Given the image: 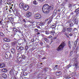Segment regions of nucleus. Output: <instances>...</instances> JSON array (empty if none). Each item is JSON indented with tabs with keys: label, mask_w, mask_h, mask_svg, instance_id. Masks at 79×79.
I'll return each mask as SVG.
<instances>
[{
	"label": "nucleus",
	"mask_w": 79,
	"mask_h": 79,
	"mask_svg": "<svg viewBox=\"0 0 79 79\" xmlns=\"http://www.w3.org/2000/svg\"><path fill=\"white\" fill-rule=\"evenodd\" d=\"M66 30L69 32H71L72 31V28H71L68 27L67 28Z\"/></svg>",
	"instance_id": "nucleus-16"
},
{
	"label": "nucleus",
	"mask_w": 79,
	"mask_h": 79,
	"mask_svg": "<svg viewBox=\"0 0 79 79\" xmlns=\"http://www.w3.org/2000/svg\"><path fill=\"white\" fill-rule=\"evenodd\" d=\"M2 71L4 73H6L7 71V69H6L3 68L2 69Z\"/></svg>",
	"instance_id": "nucleus-25"
},
{
	"label": "nucleus",
	"mask_w": 79,
	"mask_h": 79,
	"mask_svg": "<svg viewBox=\"0 0 79 79\" xmlns=\"http://www.w3.org/2000/svg\"><path fill=\"white\" fill-rule=\"evenodd\" d=\"M9 73L10 75L14 74V71H13V69L12 68L9 71Z\"/></svg>",
	"instance_id": "nucleus-12"
},
{
	"label": "nucleus",
	"mask_w": 79,
	"mask_h": 79,
	"mask_svg": "<svg viewBox=\"0 0 79 79\" xmlns=\"http://www.w3.org/2000/svg\"><path fill=\"white\" fill-rule=\"evenodd\" d=\"M45 32L46 34H47V35L48 34V32L47 31H45Z\"/></svg>",
	"instance_id": "nucleus-50"
},
{
	"label": "nucleus",
	"mask_w": 79,
	"mask_h": 79,
	"mask_svg": "<svg viewBox=\"0 0 79 79\" xmlns=\"http://www.w3.org/2000/svg\"><path fill=\"white\" fill-rule=\"evenodd\" d=\"M34 30L35 32H37L39 31V30L36 28H35Z\"/></svg>",
	"instance_id": "nucleus-37"
},
{
	"label": "nucleus",
	"mask_w": 79,
	"mask_h": 79,
	"mask_svg": "<svg viewBox=\"0 0 79 79\" xmlns=\"http://www.w3.org/2000/svg\"><path fill=\"white\" fill-rule=\"evenodd\" d=\"M47 19L48 20V23L47 24H50L52 22V20L53 19V17H51L49 18V19Z\"/></svg>",
	"instance_id": "nucleus-5"
},
{
	"label": "nucleus",
	"mask_w": 79,
	"mask_h": 79,
	"mask_svg": "<svg viewBox=\"0 0 79 79\" xmlns=\"http://www.w3.org/2000/svg\"><path fill=\"white\" fill-rule=\"evenodd\" d=\"M40 23L39 22H37V23H38V25H39V24H40Z\"/></svg>",
	"instance_id": "nucleus-62"
},
{
	"label": "nucleus",
	"mask_w": 79,
	"mask_h": 79,
	"mask_svg": "<svg viewBox=\"0 0 79 79\" xmlns=\"http://www.w3.org/2000/svg\"><path fill=\"white\" fill-rule=\"evenodd\" d=\"M74 24H76L77 25L78 24V21H76L75 22Z\"/></svg>",
	"instance_id": "nucleus-41"
},
{
	"label": "nucleus",
	"mask_w": 79,
	"mask_h": 79,
	"mask_svg": "<svg viewBox=\"0 0 79 79\" xmlns=\"http://www.w3.org/2000/svg\"><path fill=\"white\" fill-rule=\"evenodd\" d=\"M2 4V0H0V4Z\"/></svg>",
	"instance_id": "nucleus-52"
},
{
	"label": "nucleus",
	"mask_w": 79,
	"mask_h": 79,
	"mask_svg": "<svg viewBox=\"0 0 79 79\" xmlns=\"http://www.w3.org/2000/svg\"><path fill=\"white\" fill-rule=\"evenodd\" d=\"M73 23H71L70 25V27H73Z\"/></svg>",
	"instance_id": "nucleus-44"
},
{
	"label": "nucleus",
	"mask_w": 79,
	"mask_h": 79,
	"mask_svg": "<svg viewBox=\"0 0 79 79\" xmlns=\"http://www.w3.org/2000/svg\"><path fill=\"white\" fill-rule=\"evenodd\" d=\"M44 40L47 42H49V40L48 39V38H43Z\"/></svg>",
	"instance_id": "nucleus-22"
},
{
	"label": "nucleus",
	"mask_w": 79,
	"mask_h": 79,
	"mask_svg": "<svg viewBox=\"0 0 79 79\" xmlns=\"http://www.w3.org/2000/svg\"><path fill=\"white\" fill-rule=\"evenodd\" d=\"M52 27L53 28H55V27H56V25H53Z\"/></svg>",
	"instance_id": "nucleus-47"
},
{
	"label": "nucleus",
	"mask_w": 79,
	"mask_h": 79,
	"mask_svg": "<svg viewBox=\"0 0 79 79\" xmlns=\"http://www.w3.org/2000/svg\"><path fill=\"white\" fill-rule=\"evenodd\" d=\"M33 3L34 5H37V1H36V0H34L33 1Z\"/></svg>",
	"instance_id": "nucleus-33"
},
{
	"label": "nucleus",
	"mask_w": 79,
	"mask_h": 79,
	"mask_svg": "<svg viewBox=\"0 0 79 79\" xmlns=\"http://www.w3.org/2000/svg\"><path fill=\"white\" fill-rule=\"evenodd\" d=\"M42 10L44 13H48L50 11V9L48 8V5L45 4L42 7Z\"/></svg>",
	"instance_id": "nucleus-1"
},
{
	"label": "nucleus",
	"mask_w": 79,
	"mask_h": 79,
	"mask_svg": "<svg viewBox=\"0 0 79 79\" xmlns=\"http://www.w3.org/2000/svg\"><path fill=\"white\" fill-rule=\"evenodd\" d=\"M6 25L5 24L4 25H3L2 26V27L3 29H5V28H6Z\"/></svg>",
	"instance_id": "nucleus-28"
},
{
	"label": "nucleus",
	"mask_w": 79,
	"mask_h": 79,
	"mask_svg": "<svg viewBox=\"0 0 79 79\" xmlns=\"http://www.w3.org/2000/svg\"><path fill=\"white\" fill-rule=\"evenodd\" d=\"M78 64V62L76 61L75 62V65L76 66V67H77V65Z\"/></svg>",
	"instance_id": "nucleus-27"
},
{
	"label": "nucleus",
	"mask_w": 79,
	"mask_h": 79,
	"mask_svg": "<svg viewBox=\"0 0 79 79\" xmlns=\"http://www.w3.org/2000/svg\"><path fill=\"white\" fill-rule=\"evenodd\" d=\"M69 44V46L70 48H71V43L70 41H69L68 42Z\"/></svg>",
	"instance_id": "nucleus-29"
},
{
	"label": "nucleus",
	"mask_w": 79,
	"mask_h": 79,
	"mask_svg": "<svg viewBox=\"0 0 79 79\" xmlns=\"http://www.w3.org/2000/svg\"><path fill=\"white\" fill-rule=\"evenodd\" d=\"M22 57L23 58V59H24V58H25V56L23 55V56H22Z\"/></svg>",
	"instance_id": "nucleus-51"
},
{
	"label": "nucleus",
	"mask_w": 79,
	"mask_h": 79,
	"mask_svg": "<svg viewBox=\"0 0 79 79\" xmlns=\"http://www.w3.org/2000/svg\"><path fill=\"white\" fill-rule=\"evenodd\" d=\"M23 49H24V48H23V47H20V51L23 50Z\"/></svg>",
	"instance_id": "nucleus-38"
},
{
	"label": "nucleus",
	"mask_w": 79,
	"mask_h": 79,
	"mask_svg": "<svg viewBox=\"0 0 79 79\" xmlns=\"http://www.w3.org/2000/svg\"><path fill=\"white\" fill-rule=\"evenodd\" d=\"M71 65H70V64L67 65L66 67V69H69V68H70V67H71Z\"/></svg>",
	"instance_id": "nucleus-36"
},
{
	"label": "nucleus",
	"mask_w": 79,
	"mask_h": 79,
	"mask_svg": "<svg viewBox=\"0 0 79 79\" xmlns=\"http://www.w3.org/2000/svg\"><path fill=\"white\" fill-rule=\"evenodd\" d=\"M8 44H5L3 46V48L4 50H6L8 49Z\"/></svg>",
	"instance_id": "nucleus-8"
},
{
	"label": "nucleus",
	"mask_w": 79,
	"mask_h": 79,
	"mask_svg": "<svg viewBox=\"0 0 79 79\" xmlns=\"http://www.w3.org/2000/svg\"><path fill=\"white\" fill-rule=\"evenodd\" d=\"M5 57H9L10 58H11V55L10 52H7L5 55Z\"/></svg>",
	"instance_id": "nucleus-6"
},
{
	"label": "nucleus",
	"mask_w": 79,
	"mask_h": 79,
	"mask_svg": "<svg viewBox=\"0 0 79 79\" xmlns=\"http://www.w3.org/2000/svg\"><path fill=\"white\" fill-rule=\"evenodd\" d=\"M40 44L41 45H43V43H42V42H41L40 43Z\"/></svg>",
	"instance_id": "nucleus-61"
},
{
	"label": "nucleus",
	"mask_w": 79,
	"mask_h": 79,
	"mask_svg": "<svg viewBox=\"0 0 79 79\" xmlns=\"http://www.w3.org/2000/svg\"><path fill=\"white\" fill-rule=\"evenodd\" d=\"M0 35L2 36V37H4V34L2 33V32H0Z\"/></svg>",
	"instance_id": "nucleus-34"
},
{
	"label": "nucleus",
	"mask_w": 79,
	"mask_h": 79,
	"mask_svg": "<svg viewBox=\"0 0 79 79\" xmlns=\"http://www.w3.org/2000/svg\"><path fill=\"white\" fill-rule=\"evenodd\" d=\"M77 42H76V41H75L74 43V45H76V44H77Z\"/></svg>",
	"instance_id": "nucleus-55"
},
{
	"label": "nucleus",
	"mask_w": 79,
	"mask_h": 79,
	"mask_svg": "<svg viewBox=\"0 0 79 79\" xmlns=\"http://www.w3.org/2000/svg\"><path fill=\"white\" fill-rule=\"evenodd\" d=\"M4 41L5 42H10V40L9 38H5L4 39Z\"/></svg>",
	"instance_id": "nucleus-17"
},
{
	"label": "nucleus",
	"mask_w": 79,
	"mask_h": 79,
	"mask_svg": "<svg viewBox=\"0 0 79 79\" xmlns=\"http://www.w3.org/2000/svg\"><path fill=\"white\" fill-rule=\"evenodd\" d=\"M72 77H73V76H71V77H70L69 76H67L65 77V78L66 79H69V78Z\"/></svg>",
	"instance_id": "nucleus-30"
},
{
	"label": "nucleus",
	"mask_w": 79,
	"mask_h": 79,
	"mask_svg": "<svg viewBox=\"0 0 79 79\" xmlns=\"http://www.w3.org/2000/svg\"><path fill=\"white\" fill-rule=\"evenodd\" d=\"M69 8H71V7H72V4H69Z\"/></svg>",
	"instance_id": "nucleus-43"
},
{
	"label": "nucleus",
	"mask_w": 79,
	"mask_h": 79,
	"mask_svg": "<svg viewBox=\"0 0 79 79\" xmlns=\"http://www.w3.org/2000/svg\"><path fill=\"white\" fill-rule=\"evenodd\" d=\"M35 18L36 19H41V15L39 14H37L35 16Z\"/></svg>",
	"instance_id": "nucleus-9"
},
{
	"label": "nucleus",
	"mask_w": 79,
	"mask_h": 79,
	"mask_svg": "<svg viewBox=\"0 0 79 79\" xmlns=\"http://www.w3.org/2000/svg\"><path fill=\"white\" fill-rule=\"evenodd\" d=\"M68 31H66L65 28H64L61 31L62 34H64V35H66L67 38H69V33H68Z\"/></svg>",
	"instance_id": "nucleus-3"
},
{
	"label": "nucleus",
	"mask_w": 79,
	"mask_h": 79,
	"mask_svg": "<svg viewBox=\"0 0 79 79\" xmlns=\"http://www.w3.org/2000/svg\"><path fill=\"white\" fill-rule=\"evenodd\" d=\"M10 50L11 51V53L13 54L15 53V52L16 51L15 49L13 48H11L10 49Z\"/></svg>",
	"instance_id": "nucleus-18"
},
{
	"label": "nucleus",
	"mask_w": 79,
	"mask_h": 79,
	"mask_svg": "<svg viewBox=\"0 0 79 79\" xmlns=\"http://www.w3.org/2000/svg\"><path fill=\"white\" fill-rule=\"evenodd\" d=\"M21 19H19L18 20V23H21Z\"/></svg>",
	"instance_id": "nucleus-40"
},
{
	"label": "nucleus",
	"mask_w": 79,
	"mask_h": 79,
	"mask_svg": "<svg viewBox=\"0 0 79 79\" xmlns=\"http://www.w3.org/2000/svg\"><path fill=\"white\" fill-rule=\"evenodd\" d=\"M36 34L37 35H39V34H40V33L39 32H38Z\"/></svg>",
	"instance_id": "nucleus-58"
},
{
	"label": "nucleus",
	"mask_w": 79,
	"mask_h": 79,
	"mask_svg": "<svg viewBox=\"0 0 79 79\" xmlns=\"http://www.w3.org/2000/svg\"><path fill=\"white\" fill-rule=\"evenodd\" d=\"M37 27H38V28H40V27L39 26H37Z\"/></svg>",
	"instance_id": "nucleus-64"
},
{
	"label": "nucleus",
	"mask_w": 79,
	"mask_h": 79,
	"mask_svg": "<svg viewBox=\"0 0 79 79\" xmlns=\"http://www.w3.org/2000/svg\"><path fill=\"white\" fill-rule=\"evenodd\" d=\"M39 1H40V2H42L44 0H38Z\"/></svg>",
	"instance_id": "nucleus-60"
},
{
	"label": "nucleus",
	"mask_w": 79,
	"mask_h": 79,
	"mask_svg": "<svg viewBox=\"0 0 79 79\" xmlns=\"http://www.w3.org/2000/svg\"><path fill=\"white\" fill-rule=\"evenodd\" d=\"M29 8V6L28 5H25L23 7V9L25 11H27V10H28V9Z\"/></svg>",
	"instance_id": "nucleus-10"
},
{
	"label": "nucleus",
	"mask_w": 79,
	"mask_h": 79,
	"mask_svg": "<svg viewBox=\"0 0 79 79\" xmlns=\"http://www.w3.org/2000/svg\"><path fill=\"white\" fill-rule=\"evenodd\" d=\"M17 30H18V29H16V28H13V31H15V32H16V31H17Z\"/></svg>",
	"instance_id": "nucleus-39"
},
{
	"label": "nucleus",
	"mask_w": 79,
	"mask_h": 79,
	"mask_svg": "<svg viewBox=\"0 0 79 79\" xmlns=\"http://www.w3.org/2000/svg\"><path fill=\"white\" fill-rule=\"evenodd\" d=\"M2 77H3V78H4V79H6V74H3L2 75Z\"/></svg>",
	"instance_id": "nucleus-26"
},
{
	"label": "nucleus",
	"mask_w": 79,
	"mask_h": 79,
	"mask_svg": "<svg viewBox=\"0 0 79 79\" xmlns=\"http://www.w3.org/2000/svg\"><path fill=\"white\" fill-rule=\"evenodd\" d=\"M57 38L56 37H55L52 38V40H55V39H56Z\"/></svg>",
	"instance_id": "nucleus-42"
},
{
	"label": "nucleus",
	"mask_w": 79,
	"mask_h": 79,
	"mask_svg": "<svg viewBox=\"0 0 79 79\" xmlns=\"http://www.w3.org/2000/svg\"><path fill=\"white\" fill-rule=\"evenodd\" d=\"M76 20V18H73V21H75Z\"/></svg>",
	"instance_id": "nucleus-53"
},
{
	"label": "nucleus",
	"mask_w": 79,
	"mask_h": 79,
	"mask_svg": "<svg viewBox=\"0 0 79 79\" xmlns=\"http://www.w3.org/2000/svg\"><path fill=\"white\" fill-rule=\"evenodd\" d=\"M74 31L75 33H77V28H74Z\"/></svg>",
	"instance_id": "nucleus-32"
},
{
	"label": "nucleus",
	"mask_w": 79,
	"mask_h": 79,
	"mask_svg": "<svg viewBox=\"0 0 79 79\" xmlns=\"http://www.w3.org/2000/svg\"><path fill=\"white\" fill-rule=\"evenodd\" d=\"M16 48L18 51H20V47L19 46H17L16 47Z\"/></svg>",
	"instance_id": "nucleus-35"
},
{
	"label": "nucleus",
	"mask_w": 79,
	"mask_h": 79,
	"mask_svg": "<svg viewBox=\"0 0 79 79\" xmlns=\"http://www.w3.org/2000/svg\"><path fill=\"white\" fill-rule=\"evenodd\" d=\"M69 35L70 36V37H72V36H74V33H70L69 34Z\"/></svg>",
	"instance_id": "nucleus-31"
},
{
	"label": "nucleus",
	"mask_w": 79,
	"mask_h": 79,
	"mask_svg": "<svg viewBox=\"0 0 79 79\" xmlns=\"http://www.w3.org/2000/svg\"><path fill=\"white\" fill-rule=\"evenodd\" d=\"M52 38V36L51 35H50L48 37V39H51V38Z\"/></svg>",
	"instance_id": "nucleus-45"
},
{
	"label": "nucleus",
	"mask_w": 79,
	"mask_h": 79,
	"mask_svg": "<svg viewBox=\"0 0 79 79\" xmlns=\"http://www.w3.org/2000/svg\"><path fill=\"white\" fill-rule=\"evenodd\" d=\"M3 22L2 21H0V24L1 25H3Z\"/></svg>",
	"instance_id": "nucleus-49"
},
{
	"label": "nucleus",
	"mask_w": 79,
	"mask_h": 79,
	"mask_svg": "<svg viewBox=\"0 0 79 79\" xmlns=\"http://www.w3.org/2000/svg\"><path fill=\"white\" fill-rule=\"evenodd\" d=\"M48 8H49V11L50 10H53V5H51V6L48 5Z\"/></svg>",
	"instance_id": "nucleus-15"
},
{
	"label": "nucleus",
	"mask_w": 79,
	"mask_h": 79,
	"mask_svg": "<svg viewBox=\"0 0 79 79\" xmlns=\"http://www.w3.org/2000/svg\"><path fill=\"white\" fill-rule=\"evenodd\" d=\"M55 67L56 68H57V67H58V65H56L55 66Z\"/></svg>",
	"instance_id": "nucleus-59"
},
{
	"label": "nucleus",
	"mask_w": 79,
	"mask_h": 79,
	"mask_svg": "<svg viewBox=\"0 0 79 79\" xmlns=\"http://www.w3.org/2000/svg\"><path fill=\"white\" fill-rule=\"evenodd\" d=\"M28 48V46H26L25 47V49L26 50H27Z\"/></svg>",
	"instance_id": "nucleus-46"
},
{
	"label": "nucleus",
	"mask_w": 79,
	"mask_h": 79,
	"mask_svg": "<svg viewBox=\"0 0 79 79\" xmlns=\"http://www.w3.org/2000/svg\"><path fill=\"white\" fill-rule=\"evenodd\" d=\"M8 19L9 20H10L11 22L14 21V19L12 17H10L9 18H8Z\"/></svg>",
	"instance_id": "nucleus-20"
},
{
	"label": "nucleus",
	"mask_w": 79,
	"mask_h": 79,
	"mask_svg": "<svg viewBox=\"0 0 79 79\" xmlns=\"http://www.w3.org/2000/svg\"><path fill=\"white\" fill-rule=\"evenodd\" d=\"M39 24V25H40V26H42V24H43V23H40Z\"/></svg>",
	"instance_id": "nucleus-54"
},
{
	"label": "nucleus",
	"mask_w": 79,
	"mask_h": 79,
	"mask_svg": "<svg viewBox=\"0 0 79 79\" xmlns=\"http://www.w3.org/2000/svg\"><path fill=\"white\" fill-rule=\"evenodd\" d=\"M34 39H32L31 40V42H34Z\"/></svg>",
	"instance_id": "nucleus-48"
},
{
	"label": "nucleus",
	"mask_w": 79,
	"mask_h": 79,
	"mask_svg": "<svg viewBox=\"0 0 79 79\" xmlns=\"http://www.w3.org/2000/svg\"><path fill=\"white\" fill-rule=\"evenodd\" d=\"M14 35L15 37H16V36H18V35H21L23 36V34H22L21 31H20V30H18V29L16 30V32H15Z\"/></svg>",
	"instance_id": "nucleus-4"
},
{
	"label": "nucleus",
	"mask_w": 79,
	"mask_h": 79,
	"mask_svg": "<svg viewBox=\"0 0 79 79\" xmlns=\"http://www.w3.org/2000/svg\"><path fill=\"white\" fill-rule=\"evenodd\" d=\"M49 33L52 35H54V34H55V31H49Z\"/></svg>",
	"instance_id": "nucleus-21"
},
{
	"label": "nucleus",
	"mask_w": 79,
	"mask_h": 79,
	"mask_svg": "<svg viewBox=\"0 0 79 79\" xmlns=\"http://www.w3.org/2000/svg\"><path fill=\"white\" fill-rule=\"evenodd\" d=\"M26 15L27 17H30V16L32 15V14H31V12H27V13Z\"/></svg>",
	"instance_id": "nucleus-13"
},
{
	"label": "nucleus",
	"mask_w": 79,
	"mask_h": 79,
	"mask_svg": "<svg viewBox=\"0 0 79 79\" xmlns=\"http://www.w3.org/2000/svg\"><path fill=\"white\" fill-rule=\"evenodd\" d=\"M66 43H64V42H62L60 44L57 48L56 49V50H57L58 52L62 50L64 48V47H66Z\"/></svg>",
	"instance_id": "nucleus-2"
},
{
	"label": "nucleus",
	"mask_w": 79,
	"mask_h": 79,
	"mask_svg": "<svg viewBox=\"0 0 79 79\" xmlns=\"http://www.w3.org/2000/svg\"><path fill=\"white\" fill-rule=\"evenodd\" d=\"M24 4L22 2H21L19 3V7L21 8V9H23L24 8Z\"/></svg>",
	"instance_id": "nucleus-11"
},
{
	"label": "nucleus",
	"mask_w": 79,
	"mask_h": 79,
	"mask_svg": "<svg viewBox=\"0 0 79 79\" xmlns=\"http://www.w3.org/2000/svg\"><path fill=\"white\" fill-rule=\"evenodd\" d=\"M75 12H76L77 13V14H78L79 13V8H78L75 11Z\"/></svg>",
	"instance_id": "nucleus-23"
},
{
	"label": "nucleus",
	"mask_w": 79,
	"mask_h": 79,
	"mask_svg": "<svg viewBox=\"0 0 79 79\" xmlns=\"http://www.w3.org/2000/svg\"><path fill=\"white\" fill-rule=\"evenodd\" d=\"M78 41H79V39H77L75 41V42H78Z\"/></svg>",
	"instance_id": "nucleus-57"
},
{
	"label": "nucleus",
	"mask_w": 79,
	"mask_h": 79,
	"mask_svg": "<svg viewBox=\"0 0 79 79\" xmlns=\"http://www.w3.org/2000/svg\"><path fill=\"white\" fill-rule=\"evenodd\" d=\"M10 44L13 47H15L17 45H19V43H18L16 41H15L14 42H11Z\"/></svg>",
	"instance_id": "nucleus-7"
},
{
	"label": "nucleus",
	"mask_w": 79,
	"mask_h": 79,
	"mask_svg": "<svg viewBox=\"0 0 79 79\" xmlns=\"http://www.w3.org/2000/svg\"><path fill=\"white\" fill-rule=\"evenodd\" d=\"M23 22H24V23H26V20H25V19H24L23 20Z\"/></svg>",
	"instance_id": "nucleus-56"
},
{
	"label": "nucleus",
	"mask_w": 79,
	"mask_h": 79,
	"mask_svg": "<svg viewBox=\"0 0 79 79\" xmlns=\"http://www.w3.org/2000/svg\"><path fill=\"white\" fill-rule=\"evenodd\" d=\"M22 57H19L17 61L18 62H20V61H22Z\"/></svg>",
	"instance_id": "nucleus-24"
},
{
	"label": "nucleus",
	"mask_w": 79,
	"mask_h": 79,
	"mask_svg": "<svg viewBox=\"0 0 79 79\" xmlns=\"http://www.w3.org/2000/svg\"><path fill=\"white\" fill-rule=\"evenodd\" d=\"M5 67V64L3 63L0 64V68H4Z\"/></svg>",
	"instance_id": "nucleus-14"
},
{
	"label": "nucleus",
	"mask_w": 79,
	"mask_h": 79,
	"mask_svg": "<svg viewBox=\"0 0 79 79\" xmlns=\"http://www.w3.org/2000/svg\"><path fill=\"white\" fill-rule=\"evenodd\" d=\"M56 76H60L61 75V72L58 71L56 73Z\"/></svg>",
	"instance_id": "nucleus-19"
},
{
	"label": "nucleus",
	"mask_w": 79,
	"mask_h": 79,
	"mask_svg": "<svg viewBox=\"0 0 79 79\" xmlns=\"http://www.w3.org/2000/svg\"><path fill=\"white\" fill-rule=\"evenodd\" d=\"M58 11H60V9H59L58 10Z\"/></svg>",
	"instance_id": "nucleus-63"
}]
</instances>
